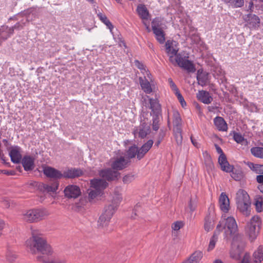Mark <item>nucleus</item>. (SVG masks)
Here are the masks:
<instances>
[{"mask_svg":"<svg viewBox=\"0 0 263 263\" xmlns=\"http://www.w3.org/2000/svg\"><path fill=\"white\" fill-rule=\"evenodd\" d=\"M174 135L178 145H181L182 141V128H174Z\"/></svg>","mask_w":263,"mask_h":263,"instance_id":"35","label":"nucleus"},{"mask_svg":"<svg viewBox=\"0 0 263 263\" xmlns=\"http://www.w3.org/2000/svg\"><path fill=\"white\" fill-rule=\"evenodd\" d=\"M149 132V125L145 123H142L135 128L133 134L135 137H138L141 138H144L147 136Z\"/></svg>","mask_w":263,"mask_h":263,"instance_id":"14","label":"nucleus"},{"mask_svg":"<svg viewBox=\"0 0 263 263\" xmlns=\"http://www.w3.org/2000/svg\"><path fill=\"white\" fill-rule=\"evenodd\" d=\"M6 32L5 31H2L0 35H1L3 37V40H5L7 39L8 36H9V35H5Z\"/></svg>","mask_w":263,"mask_h":263,"instance_id":"64","label":"nucleus"},{"mask_svg":"<svg viewBox=\"0 0 263 263\" xmlns=\"http://www.w3.org/2000/svg\"><path fill=\"white\" fill-rule=\"evenodd\" d=\"M96 198H67L66 203L69 204V207L76 212L81 211L85 208H88L94 203Z\"/></svg>","mask_w":263,"mask_h":263,"instance_id":"4","label":"nucleus"},{"mask_svg":"<svg viewBox=\"0 0 263 263\" xmlns=\"http://www.w3.org/2000/svg\"><path fill=\"white\" fill-rule=\"evenodd\" d=\"M226 3L231 4L234 7H241L244 4V0H222Z\"/></svg>","mask_w":263,"mask_h":263,"instance_id":"38","label":"nucleus"},{"mask_svg":"<svg viewBox=\"0 0 263 263\" xmlns=\"http://www.w3.org/2000/svg\"><path fill=\"white\" fill-rule=\"evenodd\" d=\"M215 147L217 152L220 154L218 158V163L220 165L221 169L226 172L231 173L234 169L233 166L229 164L227 161L226 156L220 147L216 144H215Z\"/></svg>","mask_w":263,"mask_h":263,"instance_id":"10","label":"nucleus"},{"mask_svg":"<svg viewBox=\"0 0 263 263\" xmlns=\"http://www.w3.org/2000/svg\"><path fill=\"white\" fill-rule=\"evenodd\" d=\"M250 256L248 253H246L241 261V263H250Z\"/></svg>","mask_w":263,"mask_h":263,"instance_id":"56","label":"nucleus"},{"mask_svg":"<svg viewBox=\"0 0 263 263\" xmlns=\"http://www.w3.org/2000/svg\"><path fill=\"white\" fill-rule=\"evenodd\" d=\"M36 259L37 261L43 263H64V260H60L58 259H51L50 260L44 255H38L36 257Z\"/></svg>","mask_w":263,"mask_h":263,"instance_id":"29","label":"nucleus"},{"mask_svg":"<svg viewBox=\"0 0 263 263\" xmlns=\"http://www.w3.org/2000/svg\"><path fill=\"white\" fill-rule=\"evenodd\" d=\"M156 40L161 44L164 43L165 34L162 29L153 30Z\"/></svg>","mask_w":263,"mask_h":263,"instance_id":"26","label":"nucleus"},{"mask_svg":"<svg viewBox=\"0 0 263 263\" xmlns=\"http://www.w3.org/2000/svg\"><path fill=\"white\" fill-rule=\"evenodd\" d=\"M254 261L255 263H260L263 260V247L259 246L256 251L253 254Z\"/></svg>","mask_w":263,"mask_h":263,"instance_id":"30","label":"nucleus"},{"mask_svg":"<svg viewBox=\"0 0 263 263\" xmlns=\"http://www.w3.org/2000/svg\"><path fill=\"white\" fill-rule=\"evenodd\" d=\"M218 239V236L217 237H214V235H213V237L211 238L210 241L209 247L208 250L209 251L213 250L214 248L215 247L216 242Z\"/></svg>","mask_w":263,"mask_h":263,"instance_id":"47","label":"nucleus"},{"mask_svg":"<svg viewBox=\"0 0 263 263\" xmlns=\"http://www.w3.org/2000/svg\"><path fill=\"white\" fill-rule=\"evenodd\" d=\"M258 164H254L252 162H249L248 163V166L250 167V168L256 173L257 167H258Z\"/></svg>","mask_w":263,"mask_h":263,"instance_id":"55","label":"nucleus"},{"mask_svg":"<svg viewBox=\"0 0 263 263\" xmlns=\"http://www.w3.org/2000/svg\"><path fill=\"white\" fill-rule=\"evenodd\" d=\"M234 139L238 143L243 144L244 142L247 143V141L241 135L238 133L234 134Z\"/></svg>","mask_w":263,"mask_h":263,"instance_id":"40","label":"nucleus"},{"mask_svg":"<svg viewBox=\"0 0 263 263\" xmlns=\"http://www.w3.org/2000/svg\"><path fill=\"white\" fill-rule=\"evenodd\" d=\"M22 164L26 171L32 170L34 167V159L33 157L26 156L22 159Z\"/></svg>","mask_w":263,"mask_h":263,"instance_id":"20","label":"nucleus"},{"mask_svg":"<svg viewBox=\"0 0 263 263\" xmlns=\"http://www.w3.org/2000/svg\"><path fill=\"white\" fill-rule=\"evenodd\" d=\"M143 24L146 27V29L147 30V32H149L151 31V29L149 27L148 21H144L142 22Z\"/></svg>","mask_w":263,"mask_h":263,"instance_id":"62","label":"nucleus"},{"mask_svg":"<svg viewBox=\"0 0 263 263\" xmlns=\"http://www.w3.org/2000/svg\"><path fill=\"white\" fill-rule=\"evenodd\" d=\"M175 94L177 96V98H178L179 101L180 102L181 106L183 107L185 106H186V102L184 101V99L183 97H182L181 94L180 93V92L179 91V92H178L177 93H176Z\"/></svg>","mask_w":263,"mask_h":263,"instance_id":"52","label":"nucleus"},{"mask_svg":"<svg viewBox=\"0 0 263 263\" xmlns=\"http://www.w3.org/2000/svg\"><path fill=\"white\" fill-rule=\"evenodd\" d=\"M135 65L139 69L146 71L144 65L139 61H135Z\"/></svg>","mask_w":263,"mask_h":263,"instance_id":"58","label":"nucleus"},{"mask_svg":"<svg viewBox=\"0 0 263 263\" xmlns=\"http://www.w3.org/2000/svg\"><path fill=\"white\" fill-rule=\"evenodd\" d=\"M237 197H249L248 193L243 189H239L236 193Z\"/></svg>","mask_w":263,"mask_h":263,"instance_id":"51","label":"nucleus"},{"mask_svg":"<svg viewBox=\"0 0 263 263\" xmlns=\"http://www.w3.org/2000/svg\"><path fill=\"white\" fill-rule=\"evenodd\" d=\"M0 172L2 173L7 175H12L13 173L11 171H9L7 170H0Z\"/></svg>","mask_w":263,"mask_h":263,"instance_id":"63","label":"nucleus"},{"mask_svg":"<svg viewBox=\"0 0 263 263\" xmlns=\"http://www.w3.org/2000/svg\"><path fill=\"white\" fill-rule=\"evenodd\" d=\"M97 15L99 19L104 24L106 25V26L108 27V28L110 30V32L112 31V30L114 28V26L109 21V20L107 18L106 16L102 13H99L97 14Z\"/></svg>","mask_w":263,"mask_h":263,"instance_id":"33","label":"nucleus"},{"mask_svg":"<svg viewBox=\"0 0 263 263\" xmlns=\"http://www.w3.org/2000/svg\"><path fill=\"white\" fill-rule=\"evenodd\" d=\"M214 123L217 129L219 131H227V124L221 117H216L214 119Z\"/></svg>","mask_w":263,"mask_h":263,"instance_id":"21","label":"nucleus"},{"mask_svg":"<svg viewBox=\"0 0 263 263\" xmlns=\"http://www.w3.org/2000/svg\"><path fill=\"white\" fill-rule=\"evenodd\" d=\"M165 51L169 57V61L173 64L186 70L188 72H194L195 66L192 61L189 60L188 56L178 53L179 44L174 40H167L165 44Z\"/></svg>","mask_w":263,"mask_h":263,"instance_id":"1","label":"nucleus"},{"mask_svg":"<svg viewBox=\"0 0 263 263\" xmlns=\"http://www.w3.org/2000/svg\"><path fill=\"white\" fill-rule=\"evenodd\" d=\"M203 256L202 252L197 251L194 252L190 257L182 263H199Z\"/></svg>","mask_w":263,"mask_h":263,"instance_id":"22","label":"nucleus"},{"mask_svg":"<svg viewBox=\"0 0 263 263\" xmlns=\"http://www.w3.org/2000/svg\"><path fill=\"white\" fill-rule=\"evenodd\" d=\"M141 207V204L140 203H138L135 206L134 209H133V213L134 214V215H132V218L133 219L136 218V216L139 215V210Z\"/></svg>","mask_w":263,"mask_h":263,"instance_id":"49","label":"nucleus"},{"mask_svg":"<svg viewBox=\"0 0 263 263\" xmlns=\"http://www.w3.org/2000/svg\"><path fill=\"white\" fill-rule=\"evenodd\" d=\"M83 172L80 168H70L64 171L63 173V177L65 178H74L82 176Z\"/></svg>","mask_w":263,"mask_h":263,"instance_id":"17","label":"nucleus"},{"mask_svg":"<svg viewBox=\"0 0 263 263\" xmlns=\"http://www.w3.org/2000/svg\"><path fill=\"white\" fill-rule=\"evenodd\" d=\"M139 80L142 89L146 93H150L152 92V88L148 80L146 79L145 78H144V79L140 78Z\"/></svg>","mask_w":263,"mask_h":263,"instance_id":"28","label":"nucleus"},{"mask_svg":"<svg viewBox=\"0 0 263 263\" xmlns=\"http://www.w3.org/2000/svg\"><path fill=\"white\" fill-rule=\"evenodd\" d=\"M198 203L197 198H190L189 206L191 212L195 210Z\"/></svg>","mask_w":263,"mask_h":263,"instance_id":"41","label":"nucleus"},{"mask_svg":"<svg viewBox=\"0 0 263 263\" xmlns=\"http://www.w3.org/2000/svg\"><path fill=\"white\" fill-rule=\"evenodd\" d=\"M168 82L169 83V85H170L171 89H172L173 91H174L175 93H176L179 91L176 85L175 84V83L173 82V80L171 78H169L168 79Z\"/></svg>","mask_w":263,"mask_h":263,"instance_id":"48","label":"nucleus"},{"mask_svg":"<svg viewBox=\"0 0 263 263\" xmlns=\"http://www.w3.org/2000/svg\"><path fill=\"white\" fill-rule=\"evenodd\" d=\"M256 179V181L259 183V185L263 184V175H257Z\"/></svg>","mask_w":263,"mask_h":263,"instance_id":"59","label":"nucleus"},{"mask_svg":"<svg viewBox=\"0 0 263 263\" xmlns=\"http://www.w3.org/2000/svg\"><path fill=\"white\" fill-rule=\"evenodd\" d=\"M154 142L152 140H148L146 143L142 145L140 148L138 147L137 159L141 160L145 154L150 150L153 145Z\"/></svg>","mask_w":263,"mask_h":263,"instance_id":"16","label":"nucleus"},{"mask_svg":"<svg viewBox=\"0 0 263 263\" xmlns=\"http://www.w3.org/2000/svg\"><path fill=\"white\" fill-rule=\"evenodd\" d=\"M100 177L108 181H112L118 179L120 173L116 170H112L110 168L101 170L99 172Z\"/></svg>","mask_w":263,"mask_h":263,"instance_id":"12","label":"nucleus"},{"mask_svg":"<svg viewBox=\"0 0 263 263\" xmlns=\"http://www.w3.org/2000/svg\"><path fill=\"white\" fill-rule=\"evenodd\" d=\"M256 173L263 174V165L258 164Z\"/></svg>","mask_w":263,"mask_h":263,"instance_id":"60","label":"nucleus"},{"mask_svg":"<svg viewBox=\"0 0 263 263\" xmlns=\"http://www.w3.org/2000/svg\"><path fill=\"white\" fill-rule=\"evenodd\" d=\"M130 161L123 156L116 158L111 163L113 170L117 171L122 170L127 167L130 164Z\"/></svg>","mask_w":263,"mask_h":263,"instance_id":"11","label":"nucleus"},{"mask_svg":"<svg viewBox=\"0 0 263 263\" xmlns=\"http://www.w3.org/2000/svg\"><path fill=\"white\" fill-rule=\"evenodd\" d=\"M224 229V226H222L221 221L217 224L216 230L214 233V237H217L220 234V233Z\"/></svg>","mask_w":263,"mask_h":263,"instance_id":"45","label":"nucleus"},{"mask_svg":"<svg viewBox=\"0 0 263 263\" xmlns=\"http://www.w3.org/2000/svg\"><path fill=\"white\" fill-rule=\"evenodd\" d=\"M90 187L93 189L89 193V197L101 196L103 191L107 186V182L102 179H93L90 180Z\"/></svg>","mask_w":263,"mask_h":263,"instance_id":"8","label":"nucleus"},{"mask_svg":"<svg viewBox=\"0 0 263 263\" xmlns=\"http://www.w3.org/2000/svg\"><path fill=\"white\" fill-rule=\"evenodd\" d=\"M6 258L9 262H13L16 258V255L14 252L8 251L6 253Z\"/></svg>","mask_w":263,"mask_h":263,"instance_id":"44","label":"nucleus"},{"mask_svg":"<svg viewBox=\"0 0 263 263\" xmlns=\"http://www.w3.org/2000/svg\"><path fill=\"white\" fill-rule=\"evenodd\" d=\"M251 153L254 157L263 159V147H253L250 149Z\"/></svg>","mask_w":263,"mask_h":263,"instance_id":"34","label":"nucleus"},{"mask_svg":"<svg viewBox=\"0 0 263 263\" xmlns=\"http://www.w3.org/2000/svg\"><path fill=\"white\" fill-rule=\"evenodd\" d=\"M11 203L9 200L3 199L1 202V206L4 208H8L10 206Z\"/></svg>","mask_w":263,"mask_h":263,"instance_id":"53","label":"nucleus"},{"mask_svg":"<svg viewBox=\"0 0 263 263\" xmlns=\"http://www.w3.org/2000/svg\"><path fill=\"white\" fill-rule=\"evenodd\" d=\"M159 119L157 117L153 119V128L154 130H157L159 129Z\"/></svg>","mask_w":263,"mask_h":263,"instance_id":"54","label":"nucleus"},{"mask_svg":"<svg viewBox=\"0 0 263 263\" xmlns=\"http://www.w3.org/2000/svg\"><path fill=\"white\" fill-rule=\"evenodd\" d=\"M238 231L237 225L235 219L233 217H229L226 220L224 225V233L226 237L234 236L233 244L235 245L238 240H241L242 236L237 233Z\"/></svg>","mask_w":263,"mask_h":263,"instance_id":"5","label":"nucleus"},{"mask_svg":"<svg viewBox=\"0 0 263 263\" xmlns=\"http://www.w3.org/2000/svg\"><path fill=\"white\" fill-rule=\"evenodd\" d=\"M5 225L4 221L0 219V237L2 234V231L5 227Z\"/></svg>","mask_w":263,"mask_h":263,"instance_id":"61","label":"nucleus"},{"mask_svg":"<svg viewBox=\"0 0 263 263\" xmlns=\"http://www.w3.org/2000/svg\"><path fill=\"white\" fill-rule=\"evenodd\" d=\"M237 209L238 211L246 217L251 214V201L250 198H237Z\"/></svg>","mask_w":263,"mask_h":263,"instance_id":"9","label":"nucleus"},{"mask_svg":"<svg viewBox=\"0 0 263 263\" xmlns=\"http://www.w3.org/2000/svg\"><path fill=\"white\" fill-rule=\"evenodd\" d=\"M65 197H78L81 195L80 187L76 185H69L64 189Z\"/></svg>","mask_w":263,"mask_h":263,"instance_id":"15","label":"nucleus"},{"mask_svg":"<svg viewBox=\"0 0 263 263\" xmlns=\"http://www.w3.org/2000/svg\"><path fill=\"white\" fill-rule=\"evenodd\" d=\"M126 155L127 157V159L130 160V159H133L137 157L138 155V146L136 145H133L129 147L126 152Z\"/></svg>","mask_w":263,"mask_h":263,"instance_id":"32","label":"nucleus"},{"mask_svg":"<svg viewBox=\"0 0 263 263\" xmlns=\"http://www.w3.org/2000/svg\"><path fill=\"white\" fill-rule=\"evenodd\" d=\"M183 226V223L181 221H177L174 222L172 225V228L174 231L180 230Z\"/></svg>","mask_w":263,"mask_h":263,"instance_id":"46","label":"nucleus"},{"mask_svg":"<svg viewBox=\"0 0 263 263\" xmlns=\"http://www.w3.org/2000/svg\"><path fill=\"white\" fill-rule=\"evenodd\" d=\"M161 26L162 20L160 17H156L152 22V30L162 29Z\"/></svg>","mask_w":263,"mask_h":263,"instance_id":"37","label":"nucleus"},{"mask_svg":"<svg viewBox=\"0 0 263 263\" xmlns=\"http://www.w3.org/2000/svg\"><path fill=\"white\" fill-rule=\"evenodd\" d=\"M47 211L45 209H35L28 210L23 215L24 219L29 222H35L42 220L48 215Z\"/></svg>","mask_w":263,"mask_h":263,"instance_id":"7","label":"nucleus"},{"mask_svg":"<svg viewBox=\"0 0 263 263\" xmlns=\"http://www.w3.org/2000/svg\"><path fill=\"white\" fill-rule=\"evenodd\" d=\"M137 12L142 22L148 21L150 17L148 10L144 5L140 4L137 6Z\"/></svg>","mask_w":263,"mask_h":263,"instance_id":"18","label":"nucleus"},{"mask_svg":"<svg viewBox=\"0 0 263 263\" xmlns=\"http://www.w3.org/2000/svg\"><path fill=\"white\" fill-rule=\"evenodd\" d=\"M219 203L220 210L225 213L230 210V198H219Z\"/></svg>","mask_w":263,"mask_h":263,"instance_id":"27","label":"nucleus"},{"mask_svg":"<svg viewBox=\"0 0 263 263\" xmlns=\"http://www.w3.org/2000/svg\"><path fill=\"white\" fill-rule=\"evenodd\" d=\"M263 198H255L254 205L257 212L260 213L263 211Z\"/></svg>","mask_w":263,"mask_h":263,"instance_id":"39","label":"nucleus"},{"mask_svg":"<svg viewBox=\"0 0 263 263\" xmlns=\"http://www.w3.org/2000/svg\"><path fill=\"white\" fill-rule=\"evenodd\" d=\"M134 179V175L132 174H128L123 178V181L125 183L131 182Z\"/></svg>","mask_w":263,"mask_h":263,"instance_id":"50","label":"nucleus"},{"mask_svg":"<svg viewBox=\"0 0 263 263\" xmlns=\"http://www.w3.org/2000/svg\"><path fill=\"white\" fill-rule=\"evenodd\" d=\"M58 183H53L52 185L41 183L39 185V187L41 191L46 192H54L58 190Z\"/></svg>","mask_w":263,"mask_h":263,"instance_id":"24","label":"nucleus"},{"mask_svg":"<svg viewBox=\"0 0 263 263\" xmlns=\"http://www.w3.org/2000/svg\"><path fill=\"white\" fill-rule=\"evenodd\" d=\"M231 177L235 180H239L241 178V175L240 174H236V173L231 172Z\"/></svg>","mask_w":263,"mask_h":263,"instance_id":"57","label":"nucleus"},{"mask_svg":"<svg viewBox=\"0 0 263 263\" xmlns=\"http://www.w3.org/2000/svg\"><path fill=\"white\" fill-rule=\"evenodd\" d=\"M197 79L199 85L204 86L208 83V74L205 72L198 70L197 72Z\"/></svg>","mask_w":263,"mask_h":263,"instance_id":"25","label":"nucleus"},{"mask_svg":"<svg viewBox=\"0 0 263 263\" xmlns=\"http://www.w3.org/2000/svg\"><path fill=\"white\" fill-rule=\"evenodd\" d=\"M11 161L14 163H18L22 159V155L17 147L12 148L9 152Z\"/></svg>","mask_w":263,"mask_h":263,"instance_id":"23","label":"nucleus"},{"mask_svg":"<svg viewBox=\"0 0 263 263\" xmlns=\"http://www.w3.org/2000/svg\"><path fill=\"white\" fill-rule=\"evenodd\" d=\"M121 198H112L104 206L103 212L98 220L99 227H104L108 225L110 219L117 211Z\"/></svg>","mask_w":263,"mask_h":263,"instance_id":"3","label":"nucleus"},{"mask_svg":"<svg viewBox=\"0 0 263 263\" xmlns=\"http://www.w3.org/2000/svg\"><path fill=\"white\" fill-rule=\"evenodd\" d=\"M205 222H204V229L206 231L209 232L210 230L212 229V224L211 220L209 216H206L205 217Z\"/></svg>","mask_w":263,"mask_h":263,"instance_id":"43","label":"nucleus"},{"mask_svg":"<svg viewBox=\"0 0 263 263\" xmlns=\"http://www.w3.org/2000/svg\"><path fill=\"white\" fill-rule=\"evenodd\" d=\"M151 108L153 112H158L161 108L160 105L156 99H150L149 100Z\"/></svg>","mask_w":263,"mask_h":263,"instance_id":"36","label":"nucleus"},{"mask_svg":"<svg viewBox=\"0 0 263 263\" xmlns=\"http://www.w3.org/2000/svg\"><path fill=\"white\" fill-rule=\"evenodd\" d=\"M27 247L31 253L50 255L53 250L47 239L39 230H31V237L26 242Z\"/></svg>","mask_w":263,"mask_h":263,"instance_id":"2","label":"nucleus"},{"mask_svg":"<svg viewBox=\"0 0 263 263\" xmlns=\"http://www.w3.org/2000/svg\"><path fill=\"white\" fill-rule=\"evenodd\" d=\"M197 98L198 100L205 104L211 103L213 100V98L209 92L205 90L199 91L197 93Z\"/></svg>","mask_w":263,"mask_h":263,"instance_id":"19","label":"nucleus"},{"mask_svg":"<svg viewBox=\"0 0 263 263\" xmlns=\"http://www.w3.org/2000/svg\"><path fill=\"white\" fill-rule=\"evenodd\" d=\"M250 23L252 24L253 26H258L260 24V19L256 15H253L250 18Z\"/></svg>","mask_w":263,"mask_h":263,"instance_id":"42","label":"nucleus"},{"mask_svg":"<svg viewBox=\"0 0 263 263\" xmlns=\"http://www.w3.org/2000/svg\"><path fill=\"white\" fill-rule=\"evenodd\" d=\"M181 122L182 120L180 114L178 111H174L173 112V125L174 128H177V127L179 128H181Z\"/></svg>","mask_w":263,"mask_h":263,"instance_id":"31","label":"nucleus"},{"mask_svg":"<svg viewBox=\"0 0 263 263\" xmlns=\"http://www.w3.org/2000/svg\"><path fill=\"white\" fill-rule=\"evenodd\" d=\"M261 224V218L257 215L253 216L250 221L248 222L245 229L250 239L252 240H254L258 235Z\"/></svg>","mask_w":263,"mask_h":263,"instance_id":"6","label":"nucleus"},{"mask_svg":"<svg viewBox=\"0 0 263 263\" xmlns=\"http://www.w3.org/2000/svg\"><path fill=\"white\" fill-rule=\"evenodd\" d=\"M43 172L44 175L48 178L58 179L63 177V173L61 171L51 166L44 167Z\"/></svg>","mask_w":263,"mask_h":263,"instance_id":"13","label":"nucleus"}]
</instances>
